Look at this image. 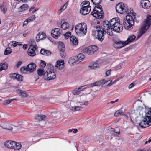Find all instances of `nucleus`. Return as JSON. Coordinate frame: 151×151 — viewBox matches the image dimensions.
Listing matches in <instances>:
<instances>
[{
    "label": "nucleus",
    "mask_w": 151,
    "mask_h": 151,
    "mask_svg": "<svg viewBox=\"0 0 151 151\" xmlns=\"http://www.w3.org/2000/svg\"><path fill=\"white\" fill-rule=\"evenodd\" d=\"M123 8V12H127V14L123 20V24L125 28L127 29H132L133 28V26L134 25L135 21H136V14L134 12L133 9H127V6L125 5L123 3H122Z\"/></svg>",
    "instance_id": "nucleus-1"
},
{
    "label": "nucleus",
    "mask_w": 151,
    "mask_h": 151,
    "mask_svg": "<svg viewBox=\"0 0 151 151\" xmlns=\"http://www.w3.org/2000/svg\"><path fill=\"white\" fill-rule=\"evenodd\" d=\"M151 15L148 14L147 16L146 19L144 21L143 24L141 26L139 33L138 35L136 38L138 40L141 36L145 33L148 29L151 22Z\"/></svg>",
    "instance_id": "nucleus-2"
},
{
    "label": "nucleus",
    "mask_w": 151,
    "mask_h": 151,
    "mask_svg": "<svg viewBox=\"0 0 151 151\" xmlns=\"http://www.w3.org/2000/svg\"><path fill=\"white\" fill-rule=\"evenodd\" d=\"M98 49V47L95 45H90L86 47L82 50L83 53H86L88 55H92L96 52Z\"/></svg>",
    "instance_id": "nucleus-3"
},
{
    "label": "nucleus",
    "mask_w": 151,
    "mask_h": 151,
    "mask_svg": "<svg viewBox=\"0 0 151 151\" xmlns=\"http://www.w3.org/2000/svg\"><path fill=\"white\" fill-rule=\"evenodd\" d=\"M145 116L142 117L143 119L139 124V126L141 128H146L151 125V123H150V122H149V119L146 117L147 112L145 111Z\"/></svg>",
    "instance_id": "nucleus-4"
},
{
    "label": "nucleus",
    "mask_w": 151,
    "mask_h": 151,
    "mask_svg": "<svg viewBox=\"0 0 151 151\" xmlns=\"http://www.w3.org/2000/svg\"><path fill=\"white\" fill-rule=\"evenodd\" d=\"M62 30L58 28H55L52 30L51 35L52 37L56 39L58 38L62 35Z\"/></svg>",
    "instance_id": "nucleus-5"
},
{
    "label": "nucleus",
    "mask_w": 151,
    "mask_h": 151,
    "mask_svg": "<svg viewBox=\"0 0 151 151\" xmlns=\"http://www.w3.org/2000/svg\"><path fill=\"white\" fill-rule=\"evenodd\" d=\"M91 9V6L90 5L81 7L80 13L83 15H86L89 13Z\"/></svg>",
    "instance_id": "nucleus-6"
},
{
    "label": "nucleus",
    "mask_w": 151,
    "mask_h": 151,
    "mask_svg": "<svg viewBox=\"0 0 151 151\" xmlns=\"http://www.w3.org/2000/svg\"><path fill=\"white\" fill-rule=\"evenodd\" d=\"M37 46L31 45L29 47L28 51L27 53L29 55L33 57L36 55L35 51L37 49Z\"/></svg>",
    "instance_id": "nucleus-7"
},
{
    "label": "nucleus",
    "mask_w": 151,
    "mask_h": 151,
    "mask_svg": "<svg viewBox=\"0 0 151 151\" xmlns=\"http://www.w3.org/2000/svg\"><path fill=\"white\" fill-rule=\"evenodd\" d=\"M125 41L114 40V41L113 46L116 48L120 49L126 45H125Z\"/></svg>",
    "instance_id": "nucleus-8"
},
{
    "label": "nucleus",
    "mask_w": 151,
    "mask_h": 151,
    "mask_svg": "<svg viewBox=\"0 0 151 151\" xmlns=\"http://www.w3.org/2000/svg\"><path fill=\"white\" fill-rule=\"evenodd\" d=\"M58 49L60 50V53L62 58H63L65 56L66 53L65 52V45L63 42H60L58 46Z\"/></svg>",
    "instance_id": "nucleus-9"
},
{
    "label": "nucleus",
    "mask_w": 151,
    "mask_h": 151,
    "mask_svg": "<svg viewBox=\"0 0 151 151\" xmlns=\"http://www.w3.org/2000/svg\"><path fill=\"white\" fill-rule=\"evenodd\" d=\"M76 32L77 35L80 36H83L85 35L87 32V26L85 27H82L79 29H77Z\"/></svg>",
    "instance_id": "nucleus-10"
},
{
    "label": "nucleus",
    "mask_w": 151,
    "mask_h": 151,
    "mask_svg": "<svg viewBox=\"0 0 151 151\" xmlns=\"http://www.w3.org/2000/svg\"><path fill=\"white\" fill-rule=\"evenodd\" d=\"M27 68L28 69V70L29 71V73H30L36 70V65L35 63H32L27 65Z\"/></svg>",
    "instance_id": "nucleus-11"
},
{
    "label": "nucleus",
    "mask_w": 151,
    "mask_h": 151,
    "mask_svg": "<svg viewBox=\"0 0 151 151\" xmlns=\"http://www.w3.org/2000/svg\"><path fill=\"white\" fill-rule=\"evenodd\" d=\"M99 4H96V6H95L93 9V11L91 12V15H93V13L94 12L96 11V8L99 9L101 10L99 12V14H101V18H104V12L103 11L102 6L101 5Z\"/></svg>",
    "instance_id": "nucleus-12"
},
{
    "label": "nucleus",
    "mask_w": 151,
    "mask_h": 151,
    "mask_svg": "<svg viewBox=\"0 0 151 151\" xmlns=\"http://www.w3.org/2000/svg\"><path fill=\"white\" fill-rule=\"evenodd\" d=\"M106 32L103 29L102 31L98 32L97 37L98 40L101 42L103 41L104 38V35L106 34Z\"/></svg>",
    "instance_id": "nucleus-13"
},
{
    "label": "nucleus",
    "mask_w": 151,
    "mask_h": 151,
    "mask_svg": "<svg viewBox=\"0 0 151 151\" xmlns=\"http://www.w3.org/2000/svg\"><path fill=\"white\" fill-rule=\"evenodd\" d=\"M141 5L145 9H148L150 5V1L148 0H141Z\"/></svg>",
    "instance_id": "nucleus-14"
},
{
    "label": "nucleus",
    "mask_w": 151,
    "mask_h": 151,
    "mask_svg": "<svg viewBox=\"0 0 151 151\" xmlns=\"http://www.w3.org/2000/svg\"><path fill=\"white\" fill-rule=\"evenodd\" d=\"M48 73L47 77L46 78L47 80H50L54 79L55 78V73L54 70H48Z\"/></svg>",
    "instance_id": "nucleus-15"
},
{
    "label": "nucleus",
    "mask_w": 151,
    "mask_h": 151,
    "mask_svg": "<svg viewBox=\"0 0 151 151\" xmlns=\"http://www.w3.org/2000/svg\"><path fill=\"white\" fill-rule=\"evenodd\" d=\"M46 37V36L45 33L42 32H40L37 35L36 37V41L38 42L40 40H42L43 38H45Z\"/></svg>",
    "instance_id": "nucleus-16"
},
{
    "label": "nucleus",
    "mask_w": 151,
    "mask_h": 151,
    "mask_svg": "<svg viewBox=\"0 0 151 151\" xmlns=\"http://www.w3.org/2000/svg\"><path fill=\"white\" fill-rule=\"evenodd\" d=\"M136 36L133 34L129 36L127 40L125 41V45H127L132 42L136 38Z\"/></svg>",
    "instance_id": "nucleus-17"
},
{
    "label": "nucleus",
    "mask_w": 151,
    "mask_h": 151,
    "mask_svg": "<svg viewBox=\"0 0 151 151\" xmlns=\"http://www.w3.org/2000/svg\"><path fill=\"white\" fill-rule=\"evenodd\" d=\"M55 66L58 69L61 70L63 69L64 66V61L61 60L60 61L58 60Z\"/></svg>",
    "instance_id": "nucleus-18"
},
{
    "label": "nucleus",
    "mask_w": 151,
    "mask_h": 151,
    "mask_svg": "<svg viewBox=\"0 0 151 151\" xmlns=\"http://www.w3.org/2000/svg\"><path fill=\"white\" fill-rule=\"evenodd\" d=\"M123 8L122 3L117 4L116 6V12L121 14H123Z\"/></svg>",
    "instance_id": "nucleus-19"
},
{
    "label": "nucleus",
    "mask_w": 151,
    "mask_h": 151,
    "mask_svg": "<svg viewBox=\"0 0 151 151\" xmlns=\"http://www.w3.org/2000/svg\"><path fill=\"white\" fill-rule=\"evenodd\" d=\"M110 133L111 135L117 136L120 134V130L118 128H116V129L111 128Z\"/></svg>",
    "instance_id": "nucleus-20"
},
{
    "label": "nucleus",
    "mask_w": 151,
    "mask_h": 151,
    "mask_svg": "<svg viewBox=\"0 0 151 151\" xmlns=\"http://www.w3.org/2000/svg\"><path fill=\"white\" fill-rule=\"evenodd\" d=\"M70 44L72 45H76L78 43V41L76 37L70 36Z\"/></svg>",
    "instance_id": "nucleus-21"
},
{
    "label": "nucleus",
    "mask_w": 151,
    "mask_h": 151,
    "mask_svg": "<svg viewBox=\"0 0 151 151\" xmlns=\"http://www.w3.org/2000/svg\"><path fill=\"white\" fill-rule=\"evenodd\" d=\"M40 53L42 55L49 56L51 54V52L49 50L42 48L40 51Z\"/></svg>",
    "instance_id": "nucleus-22"
},
{
    "label": "nucleus",
    "mask_w": 151,
    "mask_h": 151,
    "mask_svg": "<svg viewBox=\"0 0 151 151\" xmlns=\"http://www.w3.org/2000/svg\"><path fill=\"white\" fill-rule=\"evenodd\" d=\"M13 142V149L14 150H18L20 149L22 147V145L19 142L14 141L12 142Z\"/></svg>",
    "instance_id": "nucleus-23"
},
{
    "label": "nucleus",
    "mask_w": 151,
    "mask_h": 151,
    "mask_svg": "<svg viewBox=\"0 0 151 151\" xmlns=\"http://www.w3.org/2000/svg\"><path fill=\"white\" fill-rule=\"evenodd\" d=\"M76 59H77V61L76 63H79L81 62L83 59L85 58V55L82 53H80L78 54L77 55Z\"/></svg>",
    "instance_id": "nucleus-24"
},
{
    "label": "nucleus",
    "mask_w": 151,
    "mask_h": 151,
    "mask_svg": "<svg viewBox=\"0 0 151 151\" xmlns=\"http://www.w3.org/2000/svg\"><path fill=\"white\" fill-rule=\"evenodd\" d=\"M12 142L14 141L11 140L6 141L5 142L4 145L6 147L12 149L13 142Z\"/></svg>",
    "instance_id": "nucleus-25"
},
{
    "label": "nucleus",
    "mask_w": 151,
    "mask_h": 151,
    "mask_svg": "<svg viewBox=\"0 0 151 151\" xmlns=\"http://www.w3.org/2000/svg\"><path fill=\"white\" fill-rule=\"evenodd\" d=\"M123 27L122 24L119 26L115 27H112L111 28V30L117 32H120L122 30Z\"/></svg>",
    "instance_id": "nucleus-26"
},
{
    "label": "nucleus",
    "mask_w": 151,
    "mask_h": 151,
    "mask_svg": "<svg viewBox=\"0 0 151 151\" xmlns=\"http://www.w3.org/2000/svg\"><path fill=\"white\" fill-rule=\"evenodd\" d=\"M76 59H76V56L74 57L73 58L71 57L70 58L69 60L68 63L70 65L71 64L75 65L77 64L78 63H76V61H77V60H76Z\"/></svg>",
    "instance_id": "nucleus-27"
},
{
    "label": "nucleus",
    "mask_w": 151,
    "mask_h": 151,
    "mask_svg": "<svg viewBox=\"0 0 151 151\" xmlns=\"http://www.w3.org/2000/svg\"><path fill=\"white\" fill-rule=\"evenodd\" d=\"M29 7V5L27 4H23L18 8V10H19V12H20L26 10L28 9Z\"/></svg>",
    "instance_id": "nucleus-28"
},
{
    "label": "nucleus",
    "mask_w": 151,
    "mask_h": 151,
    "mask_svg": "<svg viewBox=\"0 0 151 151\" xmlns=\"http://www.w3.org/2000/svg\"><path fill=\"white\" fill-rule=\"evenodd\" d=\"M18 93L20 94V96L22 97H26L28 96V94L25 91L20 89H18L17 90Z\"/></svg>",
    "instance_id": "nucleus-29"
},
{
    "label": "nucleus",
    "mask_w": 151,
    "mask_h": 151,
    "mask_svg": "<svg viewBox=\"0 0 151 151\" xmlns=\"http://www.w3.org/2000/svg\"><path fill=\"white\" fill-rule=\"evenodd\" d=\"M87 25L86 23L84 22H83L81 23H79L77 24L75 27L76 30L75 31H77V29H81L82 27H86Z\"/></svg>",
    "instance_id": "nucleus-30"
},
{
    "label": "nucleus",
    "mask_w": 151,
    "mask_h": 151,
    "mask_svg": "<svg viewBox=\"0 0 151 151\" xmlns=\"http://www.w3.org/2000/svg\"><path fill=\"white\" fill-rule=\"evenodd\" d=\"M148 111L146 113V117L149 119V122L151 123V107H148Z\"/></svg>",
    "instance_id": "nucleus-31"
},
{
    "label": "nucleus",
    "mask_w": 151,
    "mask_h": 151,
    "mask_svg": "<svg viewBox=\"0 0 151 151\" xmlns=\"http://www.w3.org/2000/svg\"><path fill=\"white\" fill-rule=\"evenodd\" d=\"M46 116L44 115L41 114H37L35 116V119L39 121L45 119H46Z\"/></svg>",
    "instance_id": "nucleus-32"
},
{
    "label": "nucleus",
    "mask_w": 151,
    "mask_h": 151,
    "mask_svg": "<svg viewBox=\"0 0 151 151\" xmlns=\"http://www.w3.org/2000/svg\"><path fill=\"white\" fill-rule=\"evenodd\" d=\"M117 19H119L116 17H115L113 18L110 20L109 23L110 26L111 28H112L114 25V26L115 25V23L117 22Z\"/></svg>",
    "instance_id": "nucleus-33"
},
{
    "label": "nucleus",
    "mask_w": 151,
    "mask_h": 151,
    "mask_svg": "<svg viewBox=\"0 0 151 151\" xmlns=\"http://www.w3.org/2000/svg\"><path fill=\"white\" fill-rule=\"evenodd\" d=\"M8 67V65L7 63L5 62L2 64H0V72L4 70L7 69Z\"/></svg>",
    "instance_id": "nucleus-34"
},
{
    "label": "nucleus",
    "mask_w": 151,
    "mask_h": 151,
    "mask_svg": "<svg viewBox=\"0 0 151 151\" xmlns=\"http://www.w3.org/2000/svg\"><path fill=\"white\" fill-rule=\"evenodd\" d=\"M99 12L98 10L96 9V11L93 13V15H92L96 19H101L103 18L101 17V14H99Z\"/></svg>",
    "instance_id": "nucleus-35"
},
{
    "label": "nucleus",
    "mask_w": 151,
    "mask_h": 151,
    "mask_svg": "<svg viewBox=\"0 0 151 151\" xmlns=\"http://www.w3.org/2000/svg\"><path fill=\"white\" fill-rule=\"evenodd\" d=\"M114 115L115 116L118 117L121 115L124 116L125 114L122 112L121 109L116 111L114 113Z\"/></svg>",
    "instance_id": "nucleus-36"
},
{
    "label": "nucleus",
    "mask_w": 151,
    "mask_h": 151,
    "mask_svg": "<svg viewBox=\"0 0 151 151\" xmlns=\"http://www.w3.org/2000/svg\"><path fill=\"white\" fill-rule=\"evenodd\" d=\"M68 23L66 22H63L61 26V28L64 30H66L69 28Z\"/></svg>",
    "instance_id": "nucleus-37"
},
{
    "label": "nucleus",
    "mask_w": 151,
    "mask_h": 151,
    "mask_svg": "<svg viewBox=\"0 0 151 151\" xmlns=\"http://www.w3.org/2000/svg\"><path fill=\"white\" fill-rule=\"evenodd\" d=\"M17 99H9L7 100H5L3 101V104L4 105H7L11 102L15 100H17Z\"/></svg>",
    "instance_id": "nucleus-38"
},
{
    "label": "nucleus",
    "mask_w": 151,
    "mask_h": 151,
    "mask_svg": "<svg viewBox=\"0 0 151 151\" xmlns=\"http://www.w3.org/2000/svg\"><path fill=\"white\" fill-rule=\"evenodd\" d=\"M28 70V69L27 68V66L26 67H22L20 69V71L21 73H29V71Z\"/></svg>",
    "instance_id": "nucleus-39"
},
{
    "label": "nucleus",
    "mask_w": 151,
    "mask_h": 151,
    "mask_svg": "<svg viewBox=\"0 0 151 151\" xmlns=\"http://www.w3.org/2000/svg\"><path fill=\"white\" fill-rule=\"evenodd\" d=\"M45 71L43 69L39 68L37 70V74L40 76H41L45 73Z\"/></svg>",
    "instance_id": "nucleus-40"
},
{
    "label": "nucleus",
    "mask_w": 151,
    "mask_h": 151,
    "mask_svg": "<svg viewBox=\"0 0 151 151\" xmlns=\"http://www.w3.org/2000/svg\"><path fill=\"white\" fill-rule=\"evenodd\" d=\"M12 52V50L10 47L6 48L5 50L4 54L7 55L10 54Z\"/></svg>",
    "instance_id": "nucleus-41"
},
{
    "label": "nucleus",
    "mask_w": 151,
    "mask_h": 151,
    "mask_svg": "<svg viewBox=\"0 0 151 151\" xmlns=\"http://www.w3.org/2000/svg\"><path fill=\"white\" fill-rule=\"evenodd\" d=\"M97 63L96 62H94L91 64L89 66V67L91 69H94L97 67Z\"/></svg>",
    "instance_id": "nucleus-42"
},
{
    "label": "nucleus",
    "mask_w": 151,
    "mask_h": 151,
    "mask_svg": "<svg viewBox=\"0 0 151 151\" xmlns=\"http://www.w3.org/2000/svg\"><path fill=\"white\" fill-rule=\"evenodd\" d=\"M82 107L81 106H77L76 107H72L71 110L72 111H79L82 109Z\"/></svg>",
    "instance_id": "nucleus-43"
},
{
    "label": "nucleus",
    "mask_w": 151,
    "mask_h": 151,
    "mask_svg": "<svg viewBox=\"0 0 151 151\" xmlns=\"http://www.w3.org/2000/svg\"><path fill=\"white\" fill-rule=\"evenodd\" d=\"M0 9L4 14H5L6 13L7 10V9L6 7H4V5H2L0 6Z\"/></svg>",
    "instance_id": "nucleus-44"
},
{
    "label": "nucleus",
    "mask_w": 151,
    "mask_h": 151,
    "mask_svg": "<svg viewBox=\"0 0 151 151\" xmlns=\"http://www.w3.org/2000/svg\"><path fill=\"white\" fill-rule=\"evenodd\" d=\"M17 76L16 79L18 81H22L23 80V76L20 75L19 74H17L16 75Z\"/></svg>",
    "instance_id": "nucleus-45"
},
{
    "label": "nucleus",
    "mask_w": 151,
    "mask_h": 151,
    "mask_svg": "<svg viewBox=\"0 0 151 151\" xmlns=\"http://www.w3.org/2000/svg\"><path fill=\"white\" fill-rule=\"evenodd\" d=\"M72 93L74 95H78L80 93V91L78 89H76L72 91Z\"/></svg>",
    "instance_id": "nucleus-46"
},
{
    "label": "nucleus",
    "mask_w": 151,
    "mask_h": 151,
    "mask_svg": "<svg viewBox=\"0 0 151 151\" xmlns=\"http://www.w3.org/2000/svg\"><path fill=\"white\" fill-rule=\"evenodd\" d=\"M88 4V5H90V3L89 1H84L81 3L80 4V6L81 7L85 6L84 5H85L86 4Z\"/></svg>",
    "instance_id": "nucleus-47"
},
{
    "label": "nucleus",
    "mask_w": 151,
    "mask_h": 151,
    "mask_svg": "<svg viewBox=\"0 0 151 151\" xmlns=\"http://www.w3.org/2000/svg\"><path fill=\"white\" fill-rule=\"evenodd\" d=\"M40 67H45L46 66V63L42 60H40Z\"/></svg>",
    "instance_id": "nucleus-48"
},
{
    "label": "nucleus",
    "mask_w": 151,
    "mask_h": 151,
    "mask_svg": "<svg viewBox=\"0 0 151 151\" xmlns=\"http://www.w3.org/2000/svg\"><path fill=\"white\" fill-rule=\"evenodd\" d=\"M71 35V32H68L65 34L64 35L66 39H68Z\"/></svg>",
    "instance_id": "nucleus-49"
},
{
    "label": "nucleus",
    "mask_w": 151,
    "mask_h": 151,
    "mask_svg": "<svg viewBox=\"0 0 151 151\" xmlns=\"http://www.w3.org/2000/svg\"><path fill=\"white\" fill-rule=\"evenodd\" d=\"M47 66H48V69H49V70H54V68H55L53 65L50 63L47 64Z\"/></svg>",
    "instance_id": "nucleus-50"
},
{
    "label": "nucleus",
    "mask_w": 151,
    "mask_h": 151,
    "mask_svg": "<svg viewBox=\"0 0 151 151\" xmlns=\"http://www.w3.org/2000/svg\"><path fill=\"white\" fill-rule=\"evenodd\" d=\"M124 63H120L116 67V69L117 70L121 69Z\"/></svg>",
    "instance_id": "nucleus-51"
},
{
    "label": "nucleus",
    "mask_w": 151,
    "mask_h": 151,
    "mask_svg": "<svg viewBox=\"0 0 151 151\" xmlns=\"http://www.w3.org/2000/svg\"><path fill=\"white\" fill-rule=\"evenodd\" d=\"M99 83V81H98L95 83H92L90 84V86L91 87H93L95 86H97L98 85H100Z\"/></svg>",
    "instance_id": "nucleus-52"
},
{
    "label": "nucleus",
    "mask_w": 151,
    "mask_h": 151,
    "mask_svg": "<svg viewBox=\"0 0 151 151\" xmlns=\"http://www.w3.org/2000/svg\"><path fill=\"white\" fill-rule=\"evenodd\" d=\"M104 28H103L104 30H109L111 29L110 26H109V24H108L106 26V25H103Z\"/></svg>",
    "instance_id": "nucleus-53"
},
{
    "label": "nucleus",
    "mask_w": 151,
    "mask_h": 151,
    "mask_svg": "<svg viewBox=\"0 0 151 151\" xmlns=\"http://www.w3.org/2000/svg\"><path fill=\"white\" fill-rule=\"evenodd\" d=\"M17 74L16 73H13L10 74V76L11 78L16 79L17 76L16 75Z\"/></svg>",
    "instance_id": "nucleus-54"
},
{
    "label": "nucleus",
    "mask_w": 151,
    "mask_h": 151,
    "mask_svg": "<svg viewBox=\"0 0 151 151\" xmlns=\"http://www.w3.org/2000/svg\"><path fill=\"white\" fill-rule=\"evenodd\" d=\"M96 28L97 29V33L99 31H102L103 29L102 27L99 25H97L96 26Z\"/></svg>",
    "instance_id": "nucleus-55"
},
{
    "label": "nucleus",
    "mask_w": 151,
    "mask_h": 151,
    "mask_svg": "<svg viewBox=\"0 0 151 151\" xmlns=\"http://www.w3.org/2000/svg\"><path fill=\"white\" fill-rule=\"evenodd\" d=\"M120 20L119 19H117V22L115 23V25L114 26V25L112 27H115L117 26H120L121 24H120L119 23Z\"/></svg>",
    "instance_id": "nucleus-56"
},
{
    "label": "nucleus",
    "mask_w": 151,
    "mask_h": 151,
    "mask_svg": "<svg viewBox=\"0 0 151 151\" xmlns=\"http://www.w3.org/2000/svg\"><path fill=\"white\" fill-rule=\"evenodd\" d=\"M47 74H48V70H47L46 72H45V73L43 75V78L45 80H47L46 78L47 77H48V76H47Z\"/></svg>",
    "instance_id": "nucleus-57"
},
{
    "label": "nucleus",
    "mask_w": 151,
    "mask_h": 151,
    "mask_svg": "<svg viewBox=\"0 0 151 151\" xmlns=\"http://www.w3.org/2000/svg\"><path fill=\"white\" fill-rule=\"evenodd\" d=\"M99 81V83H100V84H104L105 83H107L108 81H106L104 79H103L101 81Z\"/></svg>",
    "instance_id": "nucleus-58"
},
{
    "label": "nucleus",
    "mask_w": 151,
    "mask_h": 151,
    "mask_svg": "<svg viewBox=\"0 0 151 151\" xmlns=\"http://www.w3.org/2000/svg\"><path fill=\"white\" fill-rule=\"evenodd\" d=\"M68 4V2H66L65 4L62 6L61 9H63V10H64L66 8Z\"/></svg>",
    "instance_id": "nucleus-59"
},
{
    "label": "nucleus",
    "mask_w": 151,
    "mask_h": 151,
    "mask_svg": "<svg viewBox=\"0 0 151 151\" xmlns=\"http://www.w3.org/2000/svg\"><path fill=\"white\" fill-rule=\"evenodd\" d=\"M29 18L30 19H31L32 21L34 20L36 18V17L35 15H32Z\"/></svg>",
    "instance_id": "nucleus-60"
},
{
    "label": "nucleus",
    "mask_w": 151,
    "mask_h": 151,
    "mask_svg": "<svg viewBox=\"0 0 151 151\" xmlns=\"http://www.w3.org/2000/svg\"><path fill=\"white\" fill-rule=\"evenodd\" d=\"M22 63V62L21 61H18L17 64L16 65V66L17 67V68H18L19 67V66L21 65Z\"/></svg>",
    "instance_id": "nucleus-61"
},
{
    "label": "nucleus",
    "mask_w": 151,
    "mask_h": 151,
    "mask_svg": "<svg viewBox=\"0 0 151 151\" xmlns=\"http://www.w3.org/2000/svg\"><path fill=\"white\" fill-rule=\"evenodd\" d=\"M103 25H106H106L109 24V21L108 20H105L103 21Z\"/></svg>",
    "instance_id": "nucleus-62"
},
{
    "label": "nucleus",
    "mask_w": 151,
    "mask_h": 151,
    "mask_svg": "<svg viewBox=\"0 0 151 151\" xmlns=\"http://www.w3.org/2000/svg\"><path fill=\"white\" fill-rule=\"evenodd\" d=\"M134 86V82H133L132 83H131L129 86V89H130L133 87Z\"/></svg>",
    "instance_id": "nucleus-63"
},
{
    "label": "nucleus",
    "mask_w": 151,
    "mask_h": 151,
    "mask_svg": "<svg viewBox=\"0 0 151 151\" xmlns=\"http://www.w3.org/2000/svg\"><path fill=\"white\" fill-rule=\"evenodd\" d=\"M28 23V20H27V19L24 22L23 26L24 27V26H27V25Z\"/></svg>",
    "instance_id": "nucleus-64"
}]
</instances>
